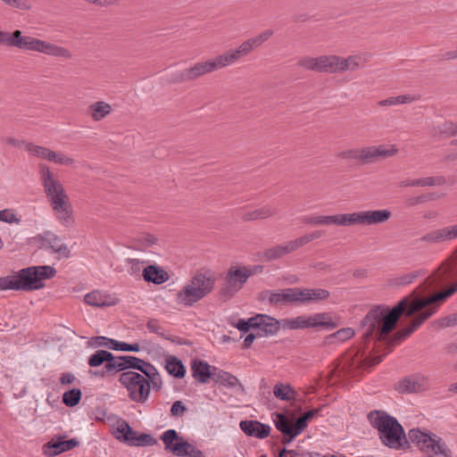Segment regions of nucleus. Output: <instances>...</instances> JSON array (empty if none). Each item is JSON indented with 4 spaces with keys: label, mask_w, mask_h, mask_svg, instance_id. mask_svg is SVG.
<instances>
[{
    "label": "nucleus",
    "mask_w": 457,
    "mask_h": 457,
    "mask_svg": "<svg viewBox=\"0 0 457 457\" xmlns=\"http://www.w3.org/2000/svg\"><path fill=\"white\" fill-rule=\"evenodd\" d=\"M456 291L457 283L449 289L430 296H420L413 292L403 298L391 310L383 306H376L367 313L362 320L363 337L365 338L374 337L378 340L385 339L395 328L402 314L407 317L417 314L409 326L395 333V341H402L436 312V303L437 302L445 300Z\"/></svg>",
    "instance_id": "1"
},
{
    "label": "nucleus",
    "mask_w": 457,
    "mask_h": 457,
    "mask_svg": "<svg viewBox=\"0 0 457 457\" xmlns=\"http://www.w3.org/2000/svg\"><path fill=\"white\" fill-rule=\"evenodd\" d=\"M457 237V224L433 230L422 237L421 242L437 244ZM457 277V250L442 265L429 276L425 283L423 290H432L443 286L449 278Z\"/></svg>",
    "instance_id": "2"
},
{
    "label": "nucleus",
    "mask_w": 457,
    "mask_h": 457,
    "mask_svg": "<svg viewBox=\"0 0 457 457\" xmlns=\"http://www.w3.org/2000/svg\"><path fill=\"white\" fill-rule=\"evenodd\" d=\"M382 358L381 355L373 358L366 356L361 346L351 348L342 356L337 364L329 370L328 380L335 384L338 381L356 378L366 368L382 361Z\"/></svg>",
    "instance_id": "3"
},
{
    "label": "nucleus",
    "mask_w": 457,
    "mask_h": 457,
    "mask_svg": "<svg viewBox=\"0 0 457 457\" xmlns=\"http://www.w3.org/2000/svg\"><path fill=\"white\" fill-rule=\"evenodd\" d=\"M55 274L56 270L49 265L24 268L14 275L1 277L0 290H38L45 287V279L52 278Z\"/></svg>",
    "instance_id": "4"
},
{
    "label": "nucleus",
    "mask_w": 457,
    "mask_h": 457,
    "mask_svg": "<svg viewBox=\"0 0 457 457\" xmlns=\"http://www.w3.org/2000/svg\"><path fill=\"white\" fill-rule=\"evenodd\" d=\"M0 45L63 59H71L72 57V54L69 49L48 41L30 36H24L19 29L12 32L0 30Z\"/></svg>",
    "instance_id": "5"
},
{
    "label": "nucleus",
    "mask_w": 457,
    "mask_h": 457,
    "mask_svg": "<svg viewBox=\"0 0 457 457\" xmlns=\"http://www.w3.org/2000/svg\"><path fill=\"white\" fill-rule=\"evenodd\" d=\"M371 427L378 430L381 443L391 449L408 447V440L403 426L384 411H371L368 414Z\"/></svg>",
    "instance_id": "6"
},
{
    "label": "nucleus",
    "mask_w": 457,
    "mask_h": 457,
    "mask_svg": "<svg viewBox=\"0 0 457 457\" xmlns=\"http://www.w3.org/2000/svg\"><path fill=\"white\" fill-rule=\"evenodd\" d=\"M214 287V280L204 273H196L177 293L176 302L184 307H192L209 295Z\"/></svg>",
    "instance_id": "7"
},
{
    "label": "nucleus",
    "mask_w": 457,
    "mask_h": 457,
    "mask_svg": "<svg viewBox=\"0 0 457 457\" xmlns=\"http://www.w3.org/2000/svg\"><path fill=\"white\" fill-rule=\"evenodd\" d=\"M225 67L226 65L221 55L220 54L213 59L198 62L189 68L184 69L182 71H177L172 75V80L175 83H184L195 80L200 77Z\"/></svg>",
    "instance_id": "8"
},
{
    "label": "nucleus",
    "mask_w": 457,
    "mask_h": 457,
    "mask_svg": "<svg viewBox=\"0 0 457 457\" xmlns=\"http://www.w3.org/2000/svg\"><path fill=\"white\" fill-rule=\"evenodd\" d=\"M165 450L179 457H204L194 445L179 436L175 429H168L161 436Z\"/></svg>",
    "instance_id": "9"
},
{
    "label": "nucleus",
    "mask_w": 457,
    "mask_h": 457,
    "mask_svg": "<svg viewBox=\"0 0 457 457\" xmlns=\"http://www.w3.org/2000/svg\"><path fill=\"white\" fill-rule=\"evenodd\" d=\"M40 181L50 205L69 199L62 184L46 165H40Z\"/></svg>",
    "instance_id": "10"
},
{
    "label": "nucleus",
    "mask_w": 457,
    "mask_h": 457,
    "mask_svg": "<svg viewBox=\"0 0 457 457\" xmlns=\"http://www.w3.org/2000/svg\"><path fill=\"white\" fill-rule=\"evenodd\" d=\"M391 216L392 212L386 209L345 213V226L382 224L386 222Z\"/></svg>",
    "instance_id": "11"
},
{
    "label": "nucleus",
    "mask_w": 457,
    "mask_h": 457,
    "mask_svg": "<svg viewBox=\"0 0 457 457\" xmlns=\"http://www.w3.org/2000/svg\"><path fill=\"white\" fill-rule=\"evenodd\" d=\"M262 297L275 306L302 304L300 287H289L276 291L267 290L262 292Z\"/></svg>",
    "instance_id": "12"
},
{
    "label": "nucleus",
    "mask_w": 457,
    "mask_h": 457,
    "mask_svg": "<svg viewBox=\"0 0 457 457\" xmlns=\"http://www.w3.org/2000/svg\"><path fill=\"white\" fill-rule=\"evenodd\" d=\"M251 275L252 272L245 267H231L226 276V283L220 289L221 295L232 296L243 287Z\"/></svg>",
    "instance_id": "13"
},
{
    "label": "nucleus",
    "mask_w": 457,
    "mask_h": 457,
    "mask_svg": "<svg viewBox=\"0 0 457 457\" xmlns=\"http://www.w3.org/2000/svg\"><path fill=\"white\" fill-rule=\"evenodd\" d=\"M292 329H303L307 328H334L336 323L328 313H316L310 316L301 315L291 319Z\"/></svg>",
    "instance_id": "14"
},
{
    "label": "nucleus",
    "mask_w": 457,
    "mask_h": 457,
    "mask_svg": "<svg viewBox=\"0 0 457 457\" xmlns=\"http://www.w3.org/2000/svg\"><path fill=\"white\" fill-rule=\"evenodd\" d=\"M398 152L395 145H378L361 147V164L376 163L393 157Z\"/></svg>",
    "instance_id": "15"
},
{
    "label": "nucleus",
    "mask_w": 457,
    "mask_h": 457,
    "mask_svg": "<svg viewBox=\"0 0 457 457\" xmlns=\"http://www.w3.org/2000/svg\"><path fill=\"white\" fill-rule=\"evenodd\" d=\"M273 422L276 428L283 434L281 443L288 445L291 443L303 430L293 423V418L286 413L276 412L273 414Z\"/></svg>",
    "instance_id": "16"
},
{
    "label": "nucleus",
    "mask_w": 457,
    "mask_h": 457,
    "mask_svg": "<svg viewBox=\"0 0 457 457\" xmlns=\"http://www.w3.org/2000/svg\"><path fill=\"white\" fill-rule=\"evenodd\" d=\"M335 55H320L318 57L305 56L299 60L302 68L316 72L335 73Z\"/></svg>",
    "instance_id": "17"
},
{
    "label": "nucleus",
    "mask_w": 457,
    "mask_h": 457,
    "mask_svg": "<svg viewBox=\"0 0 457 457\" xmlns=\"http://www.w3.org/2000/svg\"><path fill=\"white\" fill-rule=\"evenodd\" d=\"M112 429L114 437L119 441L130 446H143V434L137 435L124 420H118Z\"/></svg>",
    "instance_id": "18"
},
{
    "label": "nucleus",
    "mask_w": 457,
    "mask_h": 457,
    "mask_svg": "<svg viewBox=\"0 0 457 457\" xmlns=\"http://www.w3.org/2000/svg\"><path fill=\"white\" fill-rule=\"evenodd\" d=\"M421 451L429 452L435 455L451 457L452 451L443 439L432 432H427L420 444L417 446Z\"/></svg>",
    "instance_id": "19"
},
{
    "label": "nucleus",
    "mask_w": 457,
    "mask_h": 457,
    "mask_svg": "<svg viewBox=\"0 0 457 457\" xmlns=\"http://www.w3.org/2000/svg\"><path fill=\"white\" fill-rule=\"evenodd\" d=\"M120 381L129 391L131 400H143V375L126 371L120 375Z\"/></svg>",
    "instance_id": "20"
},
{
    "label": "nucleus",
    "mask_w": 457,
    "mask_h": 457,
    "mask_svg": "<svg viewBox=\"0 0 457 457\" xmlns=\"http://www.w3.org/2000/svg\"><path fill=\"white\" fill-rule=\"evenodd\" d=\"M254 330L258 336L269 337L276 335L279 330L278 320L266 314H257L253 317Z\"/></svg>",
    "instance_id": "21"
},
{
    "label": "nucleus",
    "mask_w": 457,
    "mask_h": 457,
    "mask_svg": "<svg viewBox=\"0 0 457 457\" xmlns=\"http://www.w3.org/2000/svg\"><path fill=\"white\" fill-rule=\"evenodd\" d=\"M428 388V379L420 374H414L402 379L397 386L400 393H418Z\"/></svg>",
    "instance_id": "22"
},
{
    "label": "nucleus",
    "mask_w": 457,
    "mask_h": 457,
    "mask_svg": "<svg viewBox=\"0 0 457 457\" xmlns=\"http://www.w3.org/2000/svg\"><path fill=\"white\" fill-rule=\"evenodd\" d=\"M79 444L76 438L63 440L62 437L53 438L44 446V453L46 456L53 457L66 451L71 450Z\"/></svg>",
    "instance_id": "23"
},
{
    "label": "nucleus",
    "mask_w": 457,
    "mask_h": 457,
    "mask_svg": "<svg viewBox=\"0 0 457 457\" xmlns=\"http://www.w3.org/2000/svg\"><path fill=\"white\" fill-rule=\"evenodd\" d=\"M253 49L255 47L252 40L248 38L242 42L237 48L229 49L220 55L226 67H228L237 62L240 58L248 55Z\"/></svg>",
    "instance_id": "24"
},
{
    "label": "nucleus",
    "mask_w": 457,
    "mask_h": 457,
    "mask_svg": "<svg viewBox=\"0 0 457 457\" xmlns=\"http://www.w3.org/2000/svg\"><path fill=\"white\" fill-rule=\"evenodd\" d=\"M301 220L305 224L313 226H345V213L337 215H304L301 217Z\"/></svg>",
    "instance_id": "25"
},
{
    "label": "nucleus",
    "mask_w": 457,
    "mask_h": 457,
    "mask_svg": "<svg viewBox=\"0 0 457 457\" xmlns=\"http://www.w3.org/2000/svg\"><path fill=\"white\" fill-rule=\"evenodd\" d=\"M334 62L335 73H341L357 71L365 60L361 54L349 55L346 58L335 55Z\"/></svg>",
    "instance_id": "26"
},
{
    "label": "nucleus",
    "mask_w": 457,
    "mask_h": 457,
    "mask_svg": "<svg viewBox=\"0 0 457 457\" xmlns=\"http://www.w3.org/2000/svg\"><path fill=\"white\" fill-rule=\"evenodd\" d=\"M241 430L249 436L259 439L266 438L270 433V427L257 420H242L239 424Z\"/></svg>",
    "instance_id": "27"
},
{
    "label": "nucleus",
    "mask_w": 457,
    "mask_h": 457,
    "mask_svg": "<svg viewBox=\"0 0 457 457\" xmlns=\"http://www.w3.org/2000/svg\"><path fill=\"white\" fill-rule=\"evenodd\" d=\"M57 220L65 227H71L74 223L72 209L69 199L52 204Z\"/></svg>",
    "instance_id": "28"
},
{
    "label": "nucleus",
    "mask_w": 457,
    "mask_h": 457,
    "mask_svg": "<svg viewBox=\"0 0 457 457\" xmlns=\"http://www.w3.org/2000/svg\"><path fill=\"white\" fill-rule=\"evenodd\" d=\"M298 246L294 240L288 241L282 245H278L274 247L267 249L263 253V258L265 261H274L279 259L294 251L297 250Z\"/></svg>",
    "instance_id": "29"
},
{
    "label": "nucleus",
    "mask_w": 457,
    "mask_h": 457,
    "mask_svg": "<svg viewBox=\"0 0 457 457\" xmlns=\"http://www.w3.org/2000/svg\"><path fill=\"white\" fill-rule=\"evenodd\" d=\"M170 278L169 273L157 264L145 266V281L154 285H162Z\"/></svg>",
    "instance_id": "30"
},
{
    "label": "nucleus",
    "mask_w": 457,
    "mask_h": 457,
    "mask_svg": "<svg viewBox=\"0 0 457 457\" xmlns=\"http://www.w3.org/2000/svg\"><path fill=\"white\" fill-rule=\"evenodd\" d=\"M43 244L48 246L54 253H58L61 257L68 258L70 256L68 246L62 242L58 236L49 231L44 234Z\"/></svg>",
    "instance_id": "31"
},
{
    "label": "nucleus",
    "mask_w": 457,
    "mask_h": 457,
    "mask_svg": "<svg viewBox=\"0 0 457 457\" xmlns=\"http://www.w3.org/2000/svg\"><path fill=\"white\" fill-rule=\"evenodd\" d=\"M85 303L95 307L112 306L116 303V298L101 291H92L84 297Z\"/></svg>",
    "instance_id": "32"
},
{
    "label": "nucleus",
    "mask_w": 457,
    "mask_h": 457,
    "mask_svg": "<svg viewBox=\"0 0 457 457\" xmlns=\"http://www.w3.org/2000/svg\"><path fill=\"white\" fill-rule=\"evenodd\" d=\"M192 376L200 383H206L211 378L212 367L206 361L194 360L191 363Z\"/></svg>",
    "instance_id": "33"
},
{
    "label": "nucleus",
    "mask_w": 457,
    "mask_h": 457,
    "mask_svg": "<svg viewBox=\"0 0 457 457\" xmlns=\"http://www.w3.org/2000/svg\"><path fill=\"white\" fill-rule=\"evenodd\" d=\"M112 111L110 104L97 101L88 106V114L95 121H99L108 116Z\"/></svg>",
    "instance_id": "34"
},
{
    "label": "nucleus",
    "mask_w": 457,
    "mask_h": 457,
    "mask_svg": "<svg viewBox=\"0 0 457 457\" xmlns=\"http://www.w3.org/2000/svg\"><path fill=\"white\" fill-rule=\"evenodd\" d=\"M329 293L322 288H301V303L305 304L312 302L325 300L328 297Z\"/></svg>",
    "instance_id": "35"
},
{
    "label": "nucleus",
    "mask_w": 457,
    "mask_h": 457,
    "mask_svg": "<svg viewBox=\"0 0 457 457\" xmlns=\"http://www.w3.org/2000/svg\"><path fill=\"white\" fill-rule=\"evenodd\" d=\"M274 396L279 400H301L299 392L288 384L278 383L273 389Z\"/></svg>",
    "instance_id": "36"
},
{
    "label": "nucleus",
    "mask_w": 457,
    "mask_h": 457,
    "mask_svg": "<svg viewBox=\"0 0 457 457\" xmlns=\"http://www.w3.org/2000/svg\"><path fill=\"white\" fill-rule=\"evenodd\" d=\"M162 379L155 368L150 363L145 361V385L147 386L148 390H159L162 386Z\"/></svg>",
    "instance_id": "37"
},
{
    "label": "nucleus",
    "mask_w": 457,
    "mask_h": 457,
    "mask_svg": "<svg viewBox=\"0 0 457 457\" xmlns=\"http://www.w3.org/2000/svg\"><path fill=\"white\" fill-rule=\"evenodd\" d=\"M434 136L444 137H457V123L453 121H445L442 124L435 125L432 129ZM453 144L457 145V138L453 141Z\"/></svg>",
    "instance_id": "38"
},
{
    "label": "nucleus",
    "mask_w": 457,
    "mask_h": 457,
    "mask_svg": "<svg viewBox=\"0 0 457 457\" xmlns=\"http://www.w3.org/2000/svg\"><path fill=\"white\" fill-rule=\"evenodd\" d=\"M165 369L167 372L178 378H181L186 374V368L182 361L175 356H168L166 359Z\"/></svg>",
    "instance_id": "39"
},
{
    "label": "nucleus",
    "mask_w": 457,
    "mask_h": 457,
    "mask_svg": "<svg viewBox=\"0 0 457 457\" xmlns=\"http://www.w3.org/2000/svg\"><path fill=\"white\" fill-rule=\"evenodd\" d=\"M276 213V210L270 206H264L255 209L251 212H246L243 214V220L246 221L266 219L271 217Z\"/></svg>",
    "instance_id": "40"
},
{
    "label": "nucleus",
    "mask_w": 457,
    "mask_h": 457,
    "mask_svg": "<svg viewBox=\"0 0 457 457\" xmlns=\"http://www.w3.org/2000/svg\"><path fill=\"white\" fill-rule=\"evenodd\" d=\"M127 271L133 276L136 279L139 280L143 276L141 269L143 267V262L140 258L129 256L126 260Z\"/></svg>",
    "instance_id": "41"
},
{
    "label": "nucleus",
    "mask_w": 457,
    "mask_h": 457,
    "mask_svg": "<svg viewBox=\"0 0 457 457\" xmlns=\"http://www.w3.org/2000/svg\"><path fill=\"white\" fill-rule=\"evenodd\" d=\"M108 358L112 360V353L106 350H98L89 357L87 362L90 367H98L104 362L107 363Z\"/></svg>",
    "instance_id": "42"
},
{
    "label": "nucleus",
    "mask_w": 457,
    "mask_h": 457,
    "mask_svg": "<svg viewBox=\"0 0 457 457\" xmlns=\"http://www.w3.org/2000/svg\"><path fill=\"white\" fill-rule=\"evenodd\" d=\"M152 248L149 251L152 254H158L157 251L160 248V236L155 233L145 231V250Z\"/></svg>",
    "instance_id": "43"
},
{
    "label": "nucleus",
    "mask_w": 457,
    "mask_h": 457,
    "mask_svg": "<svg viewBox=\"0 0 457 457\" xmlns=\"http://www.w3.org/2000/svg\"><path fill=\"white\" fill-rule=\"evenodd\" d=\"M112 360L108 358L107 363H105L104 365L105 373L115 374L124 370L122 361H120L122 359V356L115 357L112 355Z\"/></svg>",
    "instance_id": "44"
},
{
    "label": "nucleus",
    "mask_w": 457,
    "mask_h": 457,
    "mask_svg": "<svg viewBox=\"0 0 457 457\" xmlns=\"http://www.w3.org/2000/svg\"><path fill=\"white\" fill-rule=\"evenodd\" d=\"M109 344H111V350L115 351L139 352L141 349L139 344L137 343L128 344L125 342L112 339V341H110Z\"/></svg>",
    "instance_id": "45"
},
{
    "label": "nucleus",
    "mask_w": 457,
    "mask_h": 457,
    "mask_svg": "<svg viewBox=\"0 0 457 457\" xmlns=\"http://www.w3.org/2000/svg\"><path fill=\"white\" fill-rule=\"evenodd\" d=\"M319 410L318 409H312L305 411L302 416H300L298 419L293 418V423L298 427L299 429H302L303 431L307 428L308 421L313 418L317 413Z\"/></svg>",
    "instance_id": "46"
},
{
    "label": "nucleus",
    "mask_w": 457,
    "mask_h": 457,
    "mask_svg": "<svg viewBox=\"0 0 457 457\" xmlns=\"http://www.w3.org/2000/svg\"><path fill=\"white\" fill-rule=\"evenodd\" d=\"M337 156L342 159L353 160L361 163V147L341 151L337 154Z\"/></svg>",
    "instance_id": "47"
},
{
    "label": "nucleus",
    "mask_w": 457,
    "mask_h": 457,
    "mask_svg": "<svg viewBox=\"0 0 457 457\" xmlns=\"http://www.w3.org/2000/svg\"><path fill=\"white\" fill-rule=\"evenodd\" d=\"M120 361H122L124 370L132 368L143 372L142 359L134 356H122V359Z\"/></svg>",
    "instance_id": "48"
},
{
    "label": "nucleus",
    "mask_w": 457,
    "mask_h": 457,
    "mask_svg": "<svg viewBox=\"0 0 457 457\" xmlns=\"http://www.w3.org/2000/svg\"><path fill=\"white\" fill-rule=\"evenodd\" d=\"M324 235V231L322 230H314L309 234L303 235L300 237L295 239L298 248L305 245L309 242L318 239Z\"/></svg>",
    "instance_id": "49"
},
{
    "label": "nucleus",
    "mask_w": 457,
    "mask_h": 457,
    "mask_svg": "<svg viewBox=\"0 0 457 457\" xmlns=\"http://www.w3.org/2000/svg\"><path fill=\"white\" fill-rule=\"evenodd\" d=\"M419 187H436L442 186L445 183V179L444 177H427L418 179Z\"/></svg>",
    "instance_id": "50"
},
{
    "label": "nucleus",
    "mask_w": 457,
    "mask_h": 457,
    "mask_svg": "<svg viewBox=\"0 0 457 457\" xmlns=\"http://www.w3.org/2000/svg\"><path fill=\"white\" fill-rule=\"evenodd\" d=\"M0 221L9 224H20L21 219L16 216L12 210L4 209L0 211Z\"/></svg>",
    "instance_id": "51"
},
{
    "label": "nucleus",
    "mask_w": 457,
    "mask_h": 457,
    "mask_svg": "<svg viewBox=\"0 0 457 457\" xmlns=\"http://www.w3.org/2000/svg\"><path fill=\"white\" fill-rule=\"evenodd\" d=\"M274 34L272 29H265L259 35L250 37L255 48L260 47L264 42L268 41Z\"/></svg>",
    "instance_id": "52"
},
{
    "label": "nucleus",
    "mask_w": 457,
    "mask_h": 457,
    "mask_svg": "<svg viewBox=\"0 0 457 457\" xmlns=\"http://www.w3.org/2000/svg\"><path fill=\"white\" fill-rule=\"evenodd\" d=\"M25 149L30 154H33L38 158L45 159L46 153L48 151V148L36 145L32 143L25 144Z\"/></svg>",
    "instance_id": "53"
},
{
    "label": "nucleus",
    "mask_w": 457,
    "mask_h": 457,
    "mask_svg": "<svg viewBox=\"0 0 457 457\" xmlns=\"http://www.w3.org/2000/svg\"><path fill=\"white\" fill-rule=\"evenodd\" d=\"M226 378H228L229 379H234V376L222 370H220L216 367H212V376H211V379L215 382V383H219V384H222L225 380Z\"/></svg>",
    "instance_id": "54"
},
{
    "label": "nucleus",
    "mask_w": 457,
    "mask_h": 457,
    "mask_svg": "<svg viewBox=\"0 0 457 457\" xmlns=\"http://www.w3.org/2000/svg\"><path fill=\"white\" fill-rule=\"evenodd\" d=\"M4 4L11 8L19 9L22 11H29L31 9V4L28 0H1Z\"/></svg>",
    "instance_id": "55"
},
{
    "label": "nucleus",
    "mask_w": 457,
    "mask_h": 457,
    "mask_svg": "<svg viewBox=\"0 0 457 457\" xmlns=\"http://www.w3.org/2000/svg\"><path fill=\"white\" fill-rule=\"evenodd\" d=\"M426 434L427 432H423L420 428H411L408 431V437L406 438L408 443L411 442L418 446Z\"/></svg>",
    "instance_id": "56"
},
{
    "label": "nucleus",
    "mask_w": 457,
    "mask_h": 457,
    "mask_svg": "<svg viewBox=\"0 0 457 457\" xmlns=\"http://www.w3.org/2000/svg\"><path fill=\"white\" fill-rule=\"evenodd\" d=\"M420 276V271H413L401 277H398L395 280L396 286H406L413 282Z\"/></svg>",
    "instance_id": "57"
},
{
    "label": "nucleus",
    "mask_w": 457,
    "mask_h": 457,
    "mask_svg": "<svg viewBox=\"0 0 457 457\" xmlns=\"http://www.w3.org/2000/svg\"><path fill=\"white\" fill-rule=\"evenodd\" d=\"M435 324L439 328H447L457 325V312L452 315L445 316L435 321Z\"/></svg>",
    "instance_id": "58"
},
{
    "label": "nucleus",
    "mask_w": 457,
    "mask_h": 457,
    "mask_svg": "<svg viewBox=\"0 0 457 457\" xmlns=\"http://www.w3.org/2000/svg\"><path fill=\"white\" fill-rule=\"evenodd\" d=\"M354 331L351 328H345L337 330L335 334L332 335L337 341L344 342L347 339H350L353 337Z\"/></svg>",
    "instance_id": "59"
},
{
    "label": "nucleus",
    "mask_w": 457,
    "mask_h": 457,
    "mask_svg": "<svg viewBox=\"0 0 457 457\" xmlns=\"http://www.w3.org/2000/svg\"><path fill=\"white\" fill-rule=\"evenodd\" d=\"M236 328L237 329H239L240 331H243V332H246L250 329H253L254 330V320H253V317L248 319L247 320H239L236 325Z\"/></svg>",
    "instance_id": "60"
},
{
    "label": "nucleus",
    "mask_w": 457,
    "mask_h": 457,
    "mask_svg": "<svg viewBox=\"0 0 457 457\" xmlns=\"http://www.w3.org/2000/svg\"><path fill=\"white\" fill-rule=\"evenodd\" d=\"M147 328L150 332L155 333L158 336L164 337V329L155 320H151L147 322Z\"/></svg>",
    "instance_id": "61"
},
{
    "label": "nucleus",
    "mask_w": 457,
    "mask_h": 457,
    "mask_svg": "<svg viewBox=\"0 0 457 457\" xmlns=\"http://www.w3.org/2000/svg\"><path fill=\"white\" fill-rule=\"evenodd\" d=\"M82 393L79 388H72L62 395V400H81Z\"/></svg>",
    "instance_id": "62"
},
{
    "label": "nucleus",
    "mask_w": 457,
    "mask_h": 457,
    "mask_svg": "<svg viewBox=\"0 0 457 457\" xmlns=\"http://www.w3.org/2000/svg\"><path fill=\"white\" fill-rule=\"evenodd\" d=\"M112 341V338H108L106 337H95L92 338V344L95 346H103L111 349V344L109 342Z\"/></svg>",
    "instance_id": "63"
},
{
    "label": "nucleus",
    "mask_w": 457,
    "mask_h": 457,
    "mask_svg": "<svg viewBox=\"0 0 457 457\" xmlns=\"http://www.w3.org/2000/svg\"><path fill=\"white\" fill-rule=\"evenodd\" d=\"M186 411L187 408L182 404V402H174L170 409L171 414L175 417H181Z\"/></svg>",
    "instance_id": "64"
}]
</instances>
